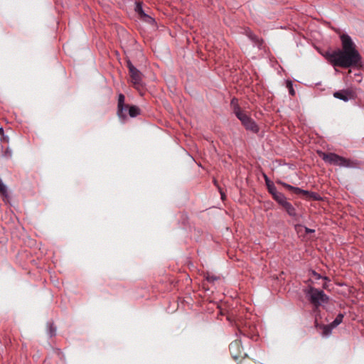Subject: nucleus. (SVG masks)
<instances>
[{
    "label": "nucleus",
    "instance_id": "obj_17",
    "mask_svg": "<svg viewBox=\"0 0 364 364\" xmlns=\"http://www.w3.org/2000/svg\"><path fill=\"white\" fill-rule=\"evenodd\" d=\"M267 188L268 190V192L272 195L274 196V194L277 193L278 191L277 190V188L274 185V183L272 181H270L266 184Z\"/></svg>",
    "mask_w": 364,
    "mask_h": 364
},
{
    "label": "nucleus",
    "instance_id": "obj_16",
    "mask_svg": "<svg viewBox=\"0 0 364 364\" xmlns=\"http://www.w3.org/2000/svg\"><path fill=\"white\" fill-rule=\"evenodd\" d=\"M343 316H344L343 314H338L336 318L331 323V328H336L337 326L341 323L343 321Z\"/></svg>",
    "mask_w": 364,
    "mask_h": 364
},
{
    "label": "nucleus",
    "instance_id": "obj_1",
    "mask_svg": "<svg viewBox=\"0 0 364 364\" xmlns=\"http://www.w3.org/2000/svg\"><path fill=\"white\" fill-rule=\"evenodd\" d=\"M323 56L333 66L343 68L357 66L361 61V56L358 50H328Z\"/></svg>",
    "mask_w": 364,
    "mask_h": 364
},
{
    "label": "nucleus",
    "instance_id": "obj_8",
    "mask_svg": "<svg viewBox=\"0 0 364 364\" xmlns=\"http://www.w3.org/2000/svg\"><path fill=\"white\" fill-rule=\"evenodd\" d=\"M335 98L339 99L344 102H348L350 100H354L356 97V93L352 89H344L336 91L333 94Z\"/></svg>",
    "mask_w": 364,
    "mask_h": 364
},
{
    "label": "nucleus",
    "instance_id": "obj_24",
    "mask_svg": "<svg viewBox=\"0 0 364 364\" xmlns=\"http://www.w3.org/2000/svg\"><path fill=\"white\" fill-rule=\"evenodd\" d=\"M247 36L251 39V41H252L255 43H259V38L256 35L252 33L251 31H249L247 33Z\"/></svg>",
    "mask_w": 364,
    "mask_h": 364
},
{
    "label": "nucleus",
    "instance_id": "obj_27",
    "mask_svg": "<svg viewBox=\"0 0 364 364\" xmlns=\"http://www.w3.org/2000/svg\"><path fill=\"white\" fill-rule=\"evenodd\" d=\"M4 155L6 157H11V151L9 149H6Z\"/></svg>",
    "mask_w": 364,
    "mask_h": 364
},
{
    "label": "nucleus",
    "instance_id": "obj_22",
    "mask_svg": "<svg viewBox=\"0 0 364 364\" xmlns=\"http://www.w3.org/2000/svg\"><path fill=\"white\" fill-rule=\"evenodd\" d=\"M205 277L206 280L210 283H213L215 281H217L219 279L218 277L213 274H210V273H206Z\"/></svg>",
    "mask_w": 364,
    "mask_h": 364
},
{
    "label": "nucleus",
    "instance_id": "obj_25",
    "mask_svg": "<svg viewBox=\"0 0 364 364\" xmlns=\"http://www.w3.org/2000/svg\"><path fill=\"white\" fill-rule=\"evenodd\" d=\"M311 274L314 277V278H315L316 279H321V278H323V279H326V280H327V279H328V278H327L326 277H322V276H321L320 274L317 273V272H316V271H314V270H312V271H311Z\"/></svg>",
    "mask_w": 364,
    "mask_h": 364
},
{
    "label": "nucleus",
    "instance_id": "obj_29",
    "mask_svg": "<svg viewBox=\"0 0 364 364\" xmlns=\"http://www.w3.org/2000/svg\"><path fill=\"white\" fill-rule=\"evenodd\" d=\"M263 177H264V179L265 181V184H267V183L272 181L265 173H263Z\"/></svg>",
    "mask_w": 364,
    "mask_h": 364
},
{
    "label": "nucleus",
    "instance_id": "obj_18",
    "mask_svg": "<svg viewBox=\"0 0 364 364\" xmlns=\"http://www.w3.org/2000/svg\"><path fill=\"white\" fill-rule=\"evenodd\" d=\"M48 333L50 337H53L56 334V328L53 323H48Z\"/></svg>",
    "mask_w": 364,
    "mask_h": 364
},
{
    "label": "nucleus",
    "instance_id": "obj_19",
    "mask_svg": "<svg viewBox=\"0 0 364 364\" xmlns=\"http://www.w3.org/2000/svg\"><path fill=\"white\" fill-rule=\"evenodd\" d=\"M286 87L288 89L289 95L291 96H294L296 92L294 89L293 82L289 80H287Z\"/></svg>",
    "mask_w": 364,
    "mask_h": 364
},
{
    "label": "nucleus",
    "instance_id": "obj_23",
    "mask_svg": "<svg viewBox=\"0 0 364 364\" xmlns=\"http://www.w3.org/2000/svg\"><path fill=\"white\" fill-rule=\"evenodd\" d=\"M0 136H1V141L4 143L9 142V137L7 136L4 135V130L3 127H0Z\"/></svg>",
    "mask_w": 364,
    "mask_h": 364
},
{
    "label": "nucleus",
    "instance_id": "obj_5",
    "mask_svg": "<svg viewBox=\"0 0 364 364\" xmlns=\"http://www.w3.org/2000/svg\"><path fill=\"white\" fill-rule=\"evenodd\" d=\"M277 183L282 185L286 189H287L289 191H291L294 194H296V195L301 194L306 198H311L314 200H320L321 199V196L315 192H311V191L303 190L298 187H294V186L289 185L285 182H283L280 180H277Z\"/></svg>",
    "mask_w": 364,
    "mask_h": 364
},
{
    "label": "nucleus",
    "instance_id": "obj_26",
    "mask_svg": "<svg viewBox=\"0 0 364 364\" xmlns=\"http://www.w3.org/2000/svg\"><path fill=\"white\" fill-rule=\"evenodd\" d=\"M332 328H331V324L328 326H325L323 327V333L326 335H328L331 333Z\"/></svg>",
    "mask_w": 364,
    "mask_h": 364
},
{
    "label": "nucleus",
    "instance_id": "obj_28",
    "mask_svg": "<svg viewBox=\"0 0 364 364\" xmlns=\"http://www.w3.org/2000/svg\"><path fill=\"white\" fill-rule=\"evenodd\" d=\"M305 232H306V233L309 234V233L314 232L315 230L314 229H310L309 228L305 227Z\"/></svg>",
    "mask_w": 364,
    "mask_h": 364
},
{
    "label": "nucleus",
    "instance_id": "obj_21",
    "mask_svg": "<svg viewBox=\"0 0 364 364\" xmlns=\"http://www.w3.org/2000/svg\"><path fill=\"white\" fill-rule=\"evenodd\" d=\"M135 11L139 14L140 18L143 17V14H146L143 10V7L141 3H136Z\"/></svg>",
    "mask_w": 364,
    "mask_h": 364
},
{
    "label": "nucleus",
    "instance_id": "obj_12",
    "mask_svg": "<svg viewBox=\"0 0 364 364\" xmlns=\"http://www.w3.org/2000/svg\"><path fill=\"white\" fill-rule=\"evenodd\" d=\"M272 197L282 206L287 201L285 196L281 192H277Z\"/></svg>",
    "mask_w": 364,
    "mask_h": 364
},
{
    "label": "nucleus",
    "instance_id": "obj_10",
    "mask_svg": "<svg viewBox=\"0 0 364 364\" xmlns=\"http://www.w3.org/2000/svg\"><path fill=\"white\" fill-rule=\"evenodd\" d=\"M255 328V327L253 328ZM238 332L240 334H242L245 336L250 337L252 339H254L255 337H256V334L254 333V329L250 328V331H248L246 328V326H243L242 328L238 327Z\"/></svg>",
    "mask_w": 364,
    "mask_h": 364
},
{
    "label": "nucleus",
    "instance_id": "obj_30",
    "mask_svg": "<svg viewBox=\"0 0 364 364\" xmlns=\"http://www.w3.org/2000/svg\"><path fill=\"white\" fill-rule=\"evenodd\" d=\"M220 194H221V198H222V200H224V198H225V193H223L222 191H220Z\"/></svg>",
    "mask_w": 364,
    "mask_h": 364
},
{
    "label": "nucleus",
    "instance_id": "obj_13",
    "mask_svg": "<svg viewBox=\"0 0 364 364\" xmlns=\"http://www.w3.org/2000/svg\"><path fill=\"white\" fill-rule=\"evenodd\" d=\"M282 207L286 210L287 213L290 216H295L296 215V209L288 201L284 203V204L282 205Z\"/></svg>",
    "mask_w": 364,
    "mask_h": 364
},
{
    "label": "nucleus",
    "instance_id": "obj_15",
    "mask_svg": "<svg viewBox=\"0 0 364 364\" xmlns=\"http://www.w3.org/2000/svg\"><path fill=\"white\" fill-rule=\"evenodd\" d=\"M230 105L232 108V110H233V112L234 114L236 115V108L238 109L239 112H242L243 111L241 109L239 104H238V102H237V99L235 98V97H233L232 100H231V102H230Z\"/></svg>",
    "mask_w": 364,
    "mask_h": 364
},
{
    "label": "nucleus",
    "instance_id": "obj_7",
    "mask_svg": "<svg viewBox=\"0 0 364 364\" xmlns=\"http://www.w3.org/2000/svg\"><path fill=\"white\" fill-rule=\"evenodd\" d=\"M127 66L131 77L132 82L136 87L142 85V73L136 68L134 66L130 60H127Z\"/></svg>",
    "mask_w": 364,
    "mask_h": 364
},
{
    "label": "nucleus",
    "instance_id": "obj_9",
    "mask_svg": "<svg viewBox=\"0 0 364 364\" xmlns=\"http://www.w3.org/2000/svg\"><path fill=\"white\" fill-rule=\"evenodd\" d=\"M340 38L342 43V50H357L355 45L349 35L342 34Z\"/></svg>",
    "mask_w": 364,
    "mask_h": 364
},
{
    "label": "nucleus",
    "instance_id": "obj_4",
    "mask_svg": "<svg viewBox=\"0 0 364 364\" xmlns=\"http://www.w3.org/2000/svg\"><path fill=\"white\" fill-rule=\"evenodd\" d=\"M319 156L327 164L341 167H350V161L335 153L318 152Z\"/></svg>",
    "mask_w": 364,
    "mask_h": 364
},
{
    "label": "nucleus",
    "instance_id": "obj_3",
    "mask_svg": "<svg viewBox=\"0 0 364 364\" xmlns=\"http://www.w3.org/2000/svg\"><path fill=\"white\" fill-rule=\"evenodd\" d=\"M306 294L309 301L316 307L321 306L322 304L328 303L329 300V297L323 290L313 287H310Z\"/></svg>",
    "mask_w": 364,
    "mask_h": 364
},
{
    "label": "nucleus",
    "instance_id": "obj_14",
    "mask_svg": "<svg viewBox=\"0 0 364 364\" xmlns=\"http://www.w3.org/2000/svg\"><path fill=\"white\" fill-rule=\"evenodd\" d=\"M0 195L4 198V200L9 198L7 188L3 181L0 179Z\"/></svg>",
    "mask_w": 364,
    "mask_h": 364
},
{
    "label": "nucleus",
    "instance_id": "obj_31",
    "mask_svg": "<svg viewBox=\"0 0 364 364\" xmlns=\"http://www.w3.org/2000/svg\"><path fill=\"white\" fill-rule=\"evenodd\" d=\"M297 227H301V225H298L296 226V228H297Z\"/></svg>",
    "mask_w": 364,
    "mask_h": 364
},
{
    "label": "nucleus",
    "instance_id": "obj_2",
    "mask_svg": "<svg viewBox=\"0 0 364 364\" xmlns=\"http://www.w3.org/2000/svg\"><path fill=\"white\" fill-rule=\"evenodd\" d=\"M127 112L130 117H136L141 114V109L137 106L126 105L125 97L120 93L118 95L117 114L122 122L127 119Z\"/></svg>",
    "mask_w": 364,
    "mask_h": 364
},
{
    "label": "nucleus",
    "instance_id": "obj_20",
    "mask_svg": "<svg viewBox=\"0 0 364 364\" xmlns=\"http://www.w3.org/2000/svg\"><path fill=\"white\" fill-rule=\"evenodd\" d=\"M141 19L151 25L155 23V19L146 14H143V17Z\"/></svg>",
    "mask_w": 364,
    "mask_h": 364
},
{
    "label": "nucleus",
    "instance_id": "obj_11",
    "mask_svg": "<svg viewBox=\"0 0 364 364\" xmlns=\"http://www.w3.org/2000/svg\"><path fill=\"white\" fill-rule=\"evenodd\" d=\"M229 349H230V351L231 354L232 355V357L235 359H237L239 355H237V354H234L233 351L234 350H239V349H240V341L236 340V341L232 342L230 344V346H229Z\"/></svg>",
    "mask_w": 364,
    "mask_h": 364
},
{
    "label": "nucleus",
    "instance_id": "obj_6",
    "mask_svg": "<svg viewBox=\"0 0 364 364\" xmlns=\"http://www.w3.org/2000/svg\"><path fill=\"white\" fill-rule=\"evenodd\" d=\"M236 117L241 122L246 130L252 132L254 134L259 132V127L257 123L245 112H240L236 108Z\"/></svg>",
    "mask_w": 364,
    "mask_h": 364
}]
</instances>
